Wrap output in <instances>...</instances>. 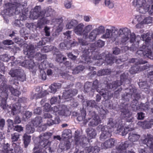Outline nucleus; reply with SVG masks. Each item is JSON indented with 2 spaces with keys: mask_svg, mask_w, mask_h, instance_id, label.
<instances>
[{
  "mask_svg": "<svg viewBox=\"0 0 153 153\" xmlns=\"http://www.w3.org/2000/svg\"><path fill=\"white\" fill-rule=\"evenodd\" d=\"M130 63H134L135 66H132L130 70V72L131 74H134L138 73L140 71H143L152 67V66L149 64H146L142 67H140L138 65L140 64H144L147 63L146 61H143L142 59L132 58L129 61Z\"/></svg>",
  "mask_w": 153,
  "mask_h": 153,
  "instance_id": "6",
  "label": "nucleus"
},
{
  "mask_svg": "<svg viewBox=\"0 0 153 153\" xmlns=\"http://www.w3.org/2000/svg\"><path fill=\"white\" fill-rule=\"evenodd\" d=\"M27 132L28 133H32L33 132L34 128L30 126H27L26 128Z\"/></svg>",
  "mask_w": 153,
  "mask_h": 153,
  "instance_id": "59",
  "label": "nucleus"
},
{
  "mask_svg": "<svg viewBox=\"0 0 153 153\" xmlns=\"http://www.w3.org/2000/svg\"><path fill=\"white\" fill-rule=\"evenodd\" d=\"M84 27V25L82 24L81 23L79 24L75 27L74 29V32L78 35H81L82 34L83 35H84L83 30Z\"/></svg>",
  "mask_w": 153,
  "mask_h": 153,
  "instance_id": "26",
  "label": "nucleus"
},
{
  "mask_svg": "<svg viewBox=\"0 0 153 153\" xmlns=\"http://www.w3.org/2000/svg\"><path fill=\"white\" fill-rule=\"evenodd\" d=\"M84 69V67L82 65H79L76 67L72 71V73L76 74L79 73Z\"/></svg>",
  "mask_w": 153,
  "mask_h": 153,
  "instance_id": "39",
  "label": "nucleus"
},
{
  "mask_svg": "<svg viewBox=\"0 0 153 153\" xmlns=\"http://www.w3.org/2000/svg\"><path fill=\"white\" fill-rule=\"evenodd\" d=\"M141 141L144 144L149 147L153 152V138L150 134L143 135L141 137Z\"/></svg>",
  "mask_w": 153,
  "mask_h": 153,
  "instance_id": "11",
  "label": "nucleus"
},
{
  "mask_svg": "<svg viewBox=\"0 0 153 153\" xmlns=\"http://www.w3.org/2000/svg\"><path fill=\"white\" fill-rule=\"evenodd\" d=\"M78 22L77 21L75 20H72L68 23L66 25V27L68 29H71L73 28L76 26L78 24Z\"/></svg>",
  "mask_w": 153,
  "mask_h": 153,
  "instance_id": "38",
  "label": "nucleus"
},
{
  "mask_svg": "<svg viewBox=\"0 0 153 153\" xmlns=\"http://www.w3.org/2000/svg\"><path fill=\"white\" fill-rule=\"evenodd\" d=\"M8 73L12 77H15L22 82L24 81L25 79V75L22 71L20 69H14L12 68Z\"/></svg>",
  "mask_w": 153,
  "mask_h": 153,
  "instance_id": "10",
  "label": "nucleus"
},
{
  "mask_svg": "<svg viewBox=\"0 0 153 153\" xmlns=\"http://www.w3.org/2000/svg\"><path fill=\"white\" fill-rule=\"evenodd\" d=\"M77 93V91L76 90L69 89L63 92V97L65 99L70 98L76 94Z\"/></svg>",
  "mask_w": 153,
  "mask_h": 153,
  "instance_id": "22",
  "label": "nucleus"
},
{
  "mask_svg": "<svg viewBox=\"0 0 153 153\" xmlns=\"http://www.w3.org/2000/svg\"><path fill=\"white\" fill-rule=\"evenodd\" d=\"M50 28L47 26L45 27L44 30L45 31V35L47 36H49L50 35Z\"/></svg>",
  "mask_w": 153,
  "mask_h": 153,
  "instance_id": "56",
  "label": "nucleus"
},
{
  "mask_svg": "<svg viewBox=\"0 0 153 153\" xmlns=\"http://www.w3.org/2000/svg\"><path fill=\"white\" fill-rule=\"evenodd\" d=\"M20 135L18 133H15L11 135V139L12 142L18 141L19 139Z\"/></svg>",
  "mask_w": 153,
  "mask_h": 153,
  "instance_id": "41",
  "label": "nucleus"
},
{
  "mask_svg": "<svg viewBox=\"0 0 153 153\" xmlns=\"http://www.w3.org/2000/svg\"><path fill=\"white\" fill-rule=\"evenodd\" d=\"M101 84H100L97 80H95L93 82L92 86V89H95L99 93L100 91H101L102 86Z\"/></svg>",
  "mask_w": 153,
  "mask_h": 153,
  "instance_id": "30",
  "label": "nucleus"
},
{
  "mask_svg": "<svg viewBox=\"0 0 153 153\" xmlns=\"http://www.w3.org/2000/svg\"><path fill=\"white\" fill-rule=\"evenodd\" d=\"M81 114H80L77 117V120L79 121H83L85 123H86L88 121L85 119L86 114L85 111L83 110L81 111Z\"/></svg>",
  "mask_w": 153,
  "mask_h": 153,
  "instance_id": "32",
  "label": "nucleus"
},
{
  "mask_svg": "<svg viewBox=\"0 0 153 153\" xmlns=\"http://www.w3.org/2000/svg\"><path fill=\"white\" fill-rule=\"evenodd\" d=\"M117 127V133H119L122 136L126 135L128 131H131L133 130L132 128H130L128 127L124 128V125L121 120H119L115 122V120L111 118H110L107 126H104L108 128V129L110 130L111 128L113 129V131L114 130V127Z\"/></svg>",
  "mask_w": 153,
  "mask_h": 153,
  "instance_id": "5",
  "label": "nucleus"
},
{
  "mask_svg": "<svg viewBox=\"0 0 153 153\" xmlns=\"http://www.w3.org/2000/svg\"><path fill=\"white\" fill-rule=\"evenodd\" d=\"M100 94L102 95L106 99H109L113 97V94L110 91L105 90L102 89L101 91H99Z\"/></svg>",
  "mask_w": 153,
  "mask_h": 153,
  "instance_id": "24",
  "label": "nucleus"
},
{
  "mask_svg": "<svg viewBox=\"0 0 153 153\" xmlns=\"http://www.w3.org/2000/svg\"><path fill=\"white\" fill-rule=\"evenodd\" d=\"M57 100V97H53L50 100V102L52 105L55 104Z\"/></svg>",
  "mask_w": 153,
  "mask_h": 153,
  "instance_id": "60",
  "label": "nucleus"
},
{
  "mask_svg": "<svg viewBox=\"0 0 153 153\" xmlns=\"http://www.w3.org/2000/svg\"><path fill=\"white\" fill-rule=\"evenodd\" d=\"M6 6L7 12L11 14L13 13L18 14L24 8L23 6L20 3L15 2L13 3H7Z\"/></svg>",
  "mask_w": 153,
  "mask_h": 153,
  "instance_id": "8",
  "label": "nucleus"
},
{
  "mask_svg": "<svg viewBox=\"0 0 153 153\" xmlns=\"http://www.w3.org/2000/svg\"><path fill=\"white\" fill-rule=\"evenodd\" d=\"M138 85L140 88L143 89L147 88L149 87L147 84V82L145 81L139 83Z\"/></svg>",
  "mask_w": 153,
  "mask_h": 153,
  "instance_id": "45",
  "label": "nucleus"
},
{
  "mask_svg": "<svg viewBox=\"0 0 153 153\" xmlns=\"http://www.w3.org/2000/svg\"><path fill=\"white\" fill-rule=\"evenodd\" d=\"M128 89H127L126 92V97L129 95V96H133L136 99H138L140 98V94L136 93L137 90L135 88H129V91H128Z\"/></svg>",
  "mask_w": 153,
  "mask_h": 153,
  "instance_id": "21",
  "label": "nucleus"
},
{
  "mask_svg": "<svg viewBox=\"0 0 153 153\" xmlns=\"http://www.w3.org/2000/svg\"><path fill=\"white\" fill-rule=\"evenodd\" d=\"M3 43L5 45H11L13 44V42L12 40H7L4 41Z\"/></svg>",
  "mask_w": 153,
  "mask_h": 153,
  "instance_id": "58",
  "label": "nucleus"
},
{
  "mask_svg": "<svg viewBox=\"0 0 153 153\" xmlns=\"http://www.w3.org/2000/svg\"><path fill=\"white\" fill-rule=\"evenodd\" d=\"M91 114L92 117L91 119V120L88 124V125L91 126H97L100 123V119L94 111L92 112Z\"/></svg>",
  "mask_w": 153,
  "mask_h": 153,
  "instance_id": "17",
  "label": "nucleus"
},
{
  "mask_svg": "<svg viewBox=\"0 0 153 153\" xmlns=\"http://www.w3.org/2000/svg\"><path fill=\"white\" fill-rule=\"evenodd\" d=\"M41 6H36L31 10L41 15L42 18L38 21L37 24L38 27L40 28H42L45 24H48L49 22V20L47 19L46 17H44L45 14H46V16L48 17L51 15L52 12L51 8H48L46 10H45L42 11L41 10Z\"/></svg>",
  "mask_w": 153,
  "mask_h": 153,
  "instance_id": "3",
  "label": "nucleus"
},
{
  "mask_svg": "<svg viewBox=\"0 0 153 153\" xmlns=\"http://www.w3.org/2000/svg\"><path fill=\"white\" fill-rule=\"evenodd\" d=\"M105 6L108 7L109 8H112L114 6L113 2L110 0H105Z\"/></svg>",
  "mask_w": 153,
  "mask_h": 153,
  "instance_id": "47",
  "label": "nucleus"
},
{
  "mask_svg": "<svg viewBox=\"0 0 153 153\" xmlns=\"http://www.w3.org/2000/svg\"><path fill=\"white\" fill-rule=\"evenodd\" d=\"M42 122V119L40 117H37L32 121V123L34 126L40 127V124Z\"/></svg>",
  "mask_w": 153,
  "mask_h": 153,
  "instance_id": "34",
  "label": "nucleus"
},
{
  "mask_svg": "<svg viewBox=\"0 0 153 153\" xmlns=\"http://www.w3.org/2000/svg\"><path fill=\"white\" fill-rule=\"evenodd\" d=\"M1 85L3 89H4L5 91L9 89L13 95L15 96H18L19 95V91L17 89H14L11 85H7L3 83V85Z\"/></svg>",
  "mask_w": 153,
  "mask_h": 153,
  "instance_id": "19",
  "label": "nucleus"
},
{
  "mask_svg": "<svg viewBox=\"0 0 153 153\" xmlns=\"http://www.w3.org/2000/svg\"><path fill=\"white\" fill-rule=\"evenodd\" d=\"M56 22H59L58 23L59 25L57 27V28L56 30V32H57L58 33L61 32L62 29V25L61 24V23L62 22V20L61 19H56Z\"/></svg>",
  "mask_w": 153,
  "mask_h": 153,
  "instance_id": "42",
  "label": "nucleus"
},
{
  "mask_svg": "<svg viewBox=\"0 0 153 153\" xmlns=\"http://www.w3.org/2000/svg\"><path fill=\"white\" fill-rule=\"evenodd\" d=\"M131 33L129 30L126 28L120 29L118 31H117V35H119L123 34L124 36H129Z\"/></svg>",
  "mask_w": 153,
  "mask_h": 153,
  "instance_id": "31",
  "label": "nucleus"
},
{
  "mask_svg": "<svg viewBox=\"0 0 153 153\" xmlns=\"http://www.w3.org/2000/svg\"><path fill=\"white\" fill-rule=\"evenodd\" d=\"M137 124L144 128H151V124H153V119H151L149 122L146 121L143 122L139 121L137 123Z\"/></svg>",
  "mask_w": 153,
  "mask_h": 153,
  "instance_id": "25",
  "label": "nucleus"
},
{
  "mask_svg": "<svg viewBox=\"0 0 153 153\" xmlns=\"http://www.w3.org/2000/svg\"><path fill=\"white\" fill-rule=\"evenodd\" d=\"M22 66L28 68L30 70L33 69L36 70V66L34 62L32 60H25L21 63Z\"/></svg>",
  "mask_w": 153,
  "mask_h": 153,
  "instance_id": "18",
  "label": "nucleus"
},
{
  "mask_svg": "<svg viewBox=\"0 0 153 153\" xmlns=\"http://www.w3.org/2000/svg\"><path fill=\"white\" fill-rule=\"evenodd\" d=\"M100 151V149L99 147L97 146H95L93 147V153H99Z\"/></svg>",
  "mask_w": 153,
  "mask_h": 153,
  "instance_id": "64",
  "label": "nucleus"
},
{
  "mask_svg": "<svg viewBox=\"0 0 153 153\" xmlns=\"http://www.w3.org/2000/svg\"><path fill=\"white\" fill-rule=\"evenodd\" d=\"M86 131L88 132V139L95 138L96 135V133L94 129L92 128H88L87 129ZM88 140L86 137H83L82 138L80 137H75V143L77 145L80 144L83 146L84 144L89 142Z\"/></svg>",
  "mask_w": 153,
  "mask_h": 153,
  "instance_id": "7",
  "label": "nucleus"
},
{
  "mask_svg": "<svg viewBox=\"0 0 153 153\" xmlns=\"http://www.w3.org/2000/svg\"><path fill=\"white\" fill-rule=\"evenodd\" d=\"M51 105L48 103H45L44 106V109L45 111H49L50 109Z\"/></svg>",
  "mask_w": 153,
  "mask_h": 153,
  "instance_id": "54",
  "label": "nucleus"
},
{
  "mask_svg": "<svg viewBox=\"0 0 153 153\" xmlns=\"http://www.w3.org/2000/svg\"><path fill=\"white\" fill-rule=\"evenodd\" d=\"M1 95L3 97H1L2 99L0 103V106L3 109H5L8 106V105H7L6 102V100L8 98V95L6 92H1Z\"/></svg>",
  "mask_w": 153,
  "mask_h": 153,
  "instance_id": "20",
  "label": "nucleus"
},
{
  "mask_svg": "<svg viewBox=\"0 0 153 153\" xmlns=\"http://www.w3.org/2000/svg\"><path fill=\"white\" fill-rule=\"evenodd\" d=\"M107 29L106 30L105 33L103 35V37L104 38H111L113 41H114L116 38L117 37V31L115 30L114 31Z\"/></svg>",
  "mask_w": 153,
  "mask_h": 153,
  "instance_id": "16",
  "label": "nucleus"
},
{
  "mask_svg": "<svg viewBox=\"0 0 153 153\" xmlns=\"http://www.w3.org/2000/svg\"><path fill=\"white\" fill-rule=\"evenodd\" d=\"M140 136L137 134L130 133L129 134L128 139L132 142L137 141L140 138Z\"/></svg>",
  "mask_w": 153,
  "mask_h": 153,
  "instance_id": "27",
  "label": "nucleus"
},
{
  "mask_svg": "<svg viewBox=\"0 0 153 153\" xmlns=\"http://www.w3.org/2000/svg\"><path fill=\"white\" fill-rule=\"evenodd\" d=\"M41 17V15L39 14H37L33 11H30V15L29 18L33 20L37 19L39 17Z\"/></svg>",
  "mask_w": 153,
  "mask_h": 153,
  "instance_id": "40",
  "label": "nucleus"
},
{
  "mask_svg": "<svg viewBox=\"0 0 153 153\" xmlns=\"http://www.w3.org/2000/svg\"><path fill=\"white\" fill-rule=\"evenodd\" d=\"M23 47L24 54L31 57L34 56L35 51V48L34 45H28L27 44H24Z\"/></svg>",
  "mask_w": 153,
  "mask_h": 153,
  "instance_id": "13",
  "label": "nucleus"
},
{
  "mask_svg": "<svg viewBox=\"0 0 153 153\" xmlns=\"http://www.w3.org/2000/svg\"><path fill=\"white\" fill-rule=\"evenodd\" d=\"M47 124L49 126L54 124V120L53 118H50L47 120Z\"/></svg>",
  "mask_w": 153,
  "mask_h": 153,
  "instance_id": "63",
  "label": "nucleus"
},
{
  "mask_svg": "<svg viewBox=\"0 0 153 153\" xmlns=\"http://www.w3.org/2000/svg\"><path fill=\"white\" fill-rule=\"evenodd\" d=\"M92 29V25H88L85 27V29L83 30V32H84V36H87L88 33Z\"/></svg>",
  "mask_w": 153,
  "mask_h": 153,
  "instance_id": "44",
  "label": "nucleus"
},
{
  "mask_svg": "<svg viewBox=\"0 0 153 153\" xmlns=\"http://www.w3.org/2000/svg\"><path fill=\"white\" fill-rule=\"evenodd\" d=\"M113 131V129L110 130L108 129L107 127H103L102 128V133L100 136V140H103L107 138H110L111 136V132Z\"/></svg>",
  "mask_w": 153,
  "mask_h": 153,
  "instance_id": "15",
  "label": "nucleus"
},
{
  "mask_svg": "<svg viewBox=\"0 0 153 153\" xmlns=\"http://www.w3.org/2000/svg\"><path fill=\"white\" fill-rule=\"evenodd\" d=\"M71 131L70 129L65 130L63 133V135L64 137H68L71 135Z\"/></svg>",
  "mask_w": 153,
  "mask_h": 153,
  "instance_id": "46",
  "label": "nucleus"
},
{
  "mask_svg": "<svg viewBox=\"0 0 153 153\" xmlns=\"http://www.w3.org/2000/svg\"><path fill=\"white\" fill-rule=\"evenodd\" d=\"M152 17L149 16L147 17L144 19L143 23L144 24H147L150 23L152 22Z\"/></svg>",
  "mask_w": 153,
  "mask_h": 153,
  "instance_id": "49",
  "label": "nucleus"
},
{
  "mask_svg": "<svg viewBox=\"0 0 153 153\" xmlns=\"http://www.w3.org/2000/svg\"><path fill=\"white\" fill-rule=\"evenodd\" d=\"M149 34L147 33L146 34L144 33L141 36V39L143 40V46L138 48L137 47H135L134 45H132L131 47V50L133 51H137V53L140 55L141 56L149 57L153 59V57L151 56L150 48L153 45V42H152L151 38L147 36Z\"/></svg>",
  "mask_w": 153,
  "mask_h": 153,
  "instance_id": "1",
  "label": "nucleus"
},
{
  "mask_svg": "<svg viewBox=\"0 0 153 153\" xmlns=\"http://www.w3.org/2000/svg\"><path fill=\"white\" fill-rule=\"evenodd\" d=\"M115 140L114 139L111 138L102 143L101 146L103 149H107L112 147L114 146Z\"/></svg>",
  "mask_w": 153,
  "mask_h": 153,
  "instance_id": "23",
  "label": "nucleus"
},
{
  "mask_svg": "<svg viewBox=\"0 0 153 153\" xmlns=\"http://www.w3.org/2000/svg\"><path fill=\"white\" fill-rule=\"evenodd\" d=\"M144 17L141 15H138L135 17L134 20H133L132 22V23H134V21L135 20H137L138 23H141V24H144L143 23V18Z\"/></svg>",
  "mask_w": 153,
  "mask_h": 153,
  "instance_id": "43",
  "label": "nucleus"
},
{
  "mask_svg": "<svg viewBox=\"0 0 153 153\" xmlns=\"http://www.w3.org/2000/svg\"><path fill=\"white\" fill-rule=\"evenodd\" d=\"M61 86V84L59 83H54L52 84L50 88L51 90V92L55 93L57 90L60 88Z\"/></svg>",
  "mask_w": 153,
  "mask_h": 153,
  "instance_id": "28",
  "label": "nucleus"
},
{
  "mask_svg": "<svg viewBox=\"0 0 153 153\" xmlns=\"http://www.w3.org/2000/svg\"><path fill=\"white\" fill-rule=\"evenodd\" d=\"M98 30L97 29L93 30L90 33L89 37L91 41L94 40L97 34H98Z\"/></svg>",
  "mask_w": 153,
  "mask_h": 153,
  "instance_id": "36",
  "label": "nucleus"
},
{
  "mask_svg": "<svg viewBox=\"0 0 153 153\" xmlns=\"http://www.w3.org/2000/svg\"><path fill=\"white\" fill-rule=\"evenodd\" d=\"M104 42L100 40H99L97 42V46L99 47H102L104 45Z\"/></svg>",
  "mask_w": 153,
  "mask_h": 153,
  "instance_id": "53",
  "label": "nucleus"
},
{
  "mask_svg": "<svg viewBox=\"0 0 153 153\" xmlns=\"http://www.w3.org/2000/svg\"><path fill=\"white\" fill-rule=\"evenodd\" d=\"M129 37H130V42L131 43H132L134 42L135 40V34H131L130 33V35L129 36Z\"/></svg>",
  "mask_w": 153,
  "mask_h": 153,
  "instance_id": "62",
  "label": "nucleus"
},
{
  "mask_svg": "<svg viewBox=\"0 0 153 153\" xmlns=\"http://www.w3.org/2000/svg\"><path fill=\"white\" fill-rule=\"evenodd\" d=\"M126 78L125 74L124 73L121 75L120 76V80H117L112 83H108L107 85V88L108 89H113V90H115L118 86H120L122 84L123 82L124 81Z\"/></svg>",
  "mask_w": 153,
  "mask_h": 153,
  "instance_id": "12",
  "label": "nucleus"
},
{
  "mask_svg": "<svg viewBox=\"0 0 153 153\" xmlns=\"http://www.w3.org/2000/svg\"><path fill=\"white\" fill-rule=\"evenodd\" d=\"M78 42L82 45H86L88 44L86 41L82 39H78Z\"/></svg>",
  "mask_w": 153,
  "mask_h": 153,
  "instance_id": "55",
  "label": "nucleus"
},
{
  "mask_svg": "<svg viewBox=\"0 0 153 153\" xmlns=\"http://www.w3.org/2000/svg\"><path fill=\"white\" fill-rule=\"evenodd\" d=\"M31 136L27 134V133H25L23 136V140H24V143L25 148H27L28 145L29 144L30 141Z\"/></svg>",
  "mask_w": 153,
  "mask_h": 153,
  "instance_id": "33",
  "label": "nucleus"
},
{
  "mask_svg": "<svg viewBox=\"0 0 153 153\" xmlns=\"http://www.w3.org/2000/svg\"><path fill=\"white\" fill-rule=\"evenodd\" d=\"M102 56L97 52L92 51L90 49H85L83 51L82 59L84 60V62L89 65L96 60L100 61V60H102Z\"/></svg>",
  "mask_w": 153,
  "mask_h": 153,
  "instance_id": "4",
  "label": "nucleus"
},
{
  "mask_svg": "<svg viewBox=\"0 0 153 153\" xmlns=\"http://www.w3.org/2000/svg\"><path fill=\"white\" fill-rule=\"evenodd\" d=\"M20 108V106H19V107L18 108V107L17 106V105H13L11 108V111L12 112V114L13 115H14L15 114L14 112L16 111L17 110H19Z\"/></svg>",
  "mask_w": 153,
  "mask_h": 153,
  "instance_id": "50",
  "label": "nucleus"
},
{
  "mask_svg": "<svg viewBox=\"0 0 153 153\" xmlns=\"http://www.w3.org/2000/svg\"><path fill=\"white\" fill-rule=\"evenodd\" d=\"M63 55L61 54H58L56 55V61L60 63L62 62Z\"/></svg>",
  "mask_w": 153,
  "mask_h": 153,
  "instance_id": "52",
  "label": "nucleus"
},
{
  "mask_svg": "<svg viewBox=\"0 0 153 153\" xmlns=\"http://www.w3.org/2000/svg\"><path fill=\"white\" fill-rule=\"evenodd\" d=\"M52 135L51 133H46L40 136V140L37 144H35V147L33 149L34 151L33 153H46V152H42L43 149H47L49 152H52L51 148L50 146L51 142L49 141L48 139Z\"/></svg>",
  "mask_w": 153,
  "mask_h": 153,
  "instance_id": "2",
  "label": "nucleus"
},
{
  "mask_svg": "<svg viewBox=\"0 0 153 153\" xmlns=\"http://www.w3.org/2000/svg\"><path fill=\"white\" fill-rule=\"evenodd\" d=\"M44 118L47 120L50 118H53L52 116L48 113H45L44 115Z\"/></svg>",
  "mask_w": 153,
  "mask_h": 153,
  "instance_id": "61",
  "label": "nucleus"
},
{
  "mask_svg": "<svg viewBox=\"0 0 153 153\" xmlns=\"http://www.w3.org/2000/svg\"><path fill=\"white\" fill-rule=\"evenodd\" d=\"M108 56H106L105 59V61L108 64L111 65L114 62H117L118 60L112 56V55H108Z\"/></svg>",
  "mask_w": 153,
  "mask_h": 153,
  "instance_id": "29",
  "label": "nucleus"
},
{
  "mask_svg": "<svg viewBox=\"0 0 153 153\" xmlns=\"http://www.w3.org/2000/svg\"><path fill=\"white\" fill-rule=\"evenodd\" d=\"M120 116L123 119H125L127 122H129L132 121L133 117H131V113L129 111L126 107L121 109Z\"/></svg>",
  "mask_w": 153,
  "mask_h": 153,
  "instance_id": "14",
  "label": "nucleus"
},
{
  "mask_svg": "<svg viewBox=\"0 0 153 153\" xmlns=\"http://www.w3.org/2000/svg\"><path fill=\"white\" fill-rule=\"evenodd\" d=\"M69 112V111L68 108L64 105L62 106V110L59 111L58 113L61 115L67 116Z\"/></svg>",
  "mask_w": 153,
  "mask_h": 153,
  "instance_id": "37",
  "label": "nucleus"
},
{
  "mask_svg": "<svg viewBox=\"0 0 153 153\" xmlns=\"http://www.w3.org/2000/svg\"><path fill=\"white\" fill-rule=\"evenodd\" d=\"M14 130L18 132H20L23 130V128L21 126L17 125L14 127Z\"/></svg>",
  "mask_w": 153,
  "mask_h": 153,
  "instance_id": "57",
  "label": "nucleus"
},
{
  "mask_svg": "<svg viewBox=\"0 0 153 153\" xmlns=\"http://www.w3.org/2000/svg\"><path fill=\"white\" fill-rule=\"evenodd\" d=\"M148 77L150 78L149 82L153 83V71L149 73L147 75Z\"/></svg>",
  "mask_w": 153,
  "mask_h": 153,
  "instance_id": "51",
  "label": "nucleus"
},
{
  "mask_svg": "<svg viewBox=\"0 0 153 153\" xmlns=\"http://www.w3.org/2000/svg\"><path fill=\"white\" fill-rule=\"evenodd\" d=\"M10 145L7 143L4 146L2 150L3 153H14L13 149H10Z\"/></svg>",
  "mask_w": 153,
  "mask_h": 153,
  "instance_id": "35",
  "label": "nucleus"
},
{
  "mask_svg": "<svg viewBox=\"0 0 153 153\" xmlns=\"http://www.w3.org/2000/svg\"><path fill=\"white\" fill-rule=\"evenodd\" d=\"M132 4L136 8L139 9L140 12L142 13L149 10V5L147 4L146 0H134Z\"/></svg>",
  "mask_w": 153,
  "mask_h": 153,
  "instance_id": "9",
  "label": "nucleus"
},
{
  "mask_svg": "<svg viewBox=\"0 0 153 153\" xmlns=\"http://www.w3.org/2000/svg\"><path fill=\"white\" fill-rule=\"evenodd\" d=\"M87 105L89 107H94L96 105V103L94 100H90L87 101Z\"/></svg>",
  "mask_w": 153,
  "mask_h": 153,
  "instance_id": "48",
  "label": "nucleus"
}]
</instances>
